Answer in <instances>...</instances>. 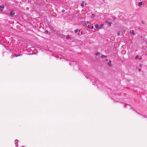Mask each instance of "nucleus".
I'll return each mask as SVG.
<instances>
[{"instance_id": "nucleus-7", "label": "nucleus", "mask_w": 147, "mask_h": 147, "mask_svg": "<svg viewBox=\"0 0 147 147\" xmlns=\"http://www.w3.org/2000/svg\"><path fill=\"white\" fill-rule=\"evenodd\" d=\"M130 32H131V33H132V34L134 35L135 34V32H134V30H132V31H130Z\"/></svg>"}, {"instance_id": "nucleus-27", "label": "nucleus", "mask_w": 147, "mask_h": 147, "mask_svg": "<svg viewBox=\"0 0 147 147\" xmlns=\"http://www.w3.org/2000/svg\"><path fill=\"white\" fill-rule=\"evenodd\" d=\"M140 66H142V64H140Z\"/></svg>"}, {"instance_id": "nucleus-22", "label": "nucleus", "mask_w": 147, "mask_h": 147, "mask_svg": "<svg viewBox=\"0 0 147 147\" xmlns=\"http://www.w3.org/2000/svg\"><path fill=\"white\" fill-rule=\"evenodd\" d=\"M138 70L139 71H141V70L140 69H138Z\"/></svg>"}, {"instance_id": "nucleus-29", "label": "nucleus", "mask_w": 147, "mask_h": 147, "mask_svg": "<svg viewBox=\"0 0 147 147\" xmlns=\"http://www.w3.org/2000/svg\"><path fill=\"white\" fill-rule=\"evenodd\" d=\"M124 32H126V30H124Z\"/></svg>"}, {"instance_id": "nucleus-5", "label": "nucleus", "mask_w": 147, "mask_h": 147, "mask_svg": "<svg viewBox=\"0 0 147 147\" xmlns=\"http://www.w3.org/2000/svg\"><path fill=\"white\" fill-rule=\"evenodd\" d=\"M84 3H85V2L84 1H83L82 2V3L81 4V5L83 7L84 6Z\"/></svg>"}, {"instance_id": "nucleus-16", "label": "nucleus", "mask_w": 147, "mask_h": 147, "mask_svg": "<svg viewBox=\"0 0 147 147\" xmlns=\"http://www.w3.org/2000/svg\"><path fill=\"white\" fill-rule=\"evenodd\" d=\"M100 53H99V52H98V53H96V55H100Z\"/></svg>"}, {"instance_id": "nucleus-21", "label": "nucleus", "mask_w": 147, "mask_h": 147, "mask_svg": "<svg viewBox=\"0 0 147 147\" xmlns=\"http://www.w3.org/2000/svg\"><path fill=\"white\" fill-rule=\"evenodd\" d=\"M93 28H94V26H92V27H91V28H91V29H93Z\"/></svg>"}, {"instance_id": "nucleus-12", "label": "nucleus", "mask_w": 147, "mask_h": 147, "mask_svg": "<svg viewBox=\"0 0 147 147\" xmlns=\"http://www.w3.org/2000/svg\"><path fill=\"white\" fill-rule=\"evenodd\" d=\"M104 26V24H101L100 25V26H99L100 27H101V28H102V27L103 26Z\"/></svg>"}, {"instance_id": "nucleus-14", "label": "nucleus", "mask_w": 147, "mask_h": 147, "mask_svg": "<svg viewBox=\"0 0 147 147\" xmlns=\"http://www.w3.org/2000/svg\"><path fill=\"white\" fill-rule=\"evenodd\" d=\"M120 32H119L118 33V34H117V35L118 36H119L120 35Z\"/></svg>"}, {"instance_id": "nucleus-25", "label": "nucleus", "mask_w": 147, "mask_h": 147, "mask_svg": "<svg viewBox=\"0 0 147 147\" xmlns=\"http://www.w3.org/2000/svg\"><path fill=\"white\" fill-rule=\"evenodd\" d=\"M141 59H142V58H141V57H140V58H139V60H141Z\"/></svg>"}, {"instance_id": "nucleus-24", "label": "nucleus", "mask_w": 147, "mask_h": 147, "mask_svg": "<svg viewBox=\"0 0 147 147\" xmlns=\"http://www.w3.org/2000/svg\"><path fill=\"white\" fill-rule=\"evenodd\" d=\"M106 23H109V22H108V21L107 20H106Z\"/></svg>"}, {"instance_id": "nucleus-6", "label": "nucleus", "mask_w": 147, "mask_h": 147, "mask_svg": "<svg viewBox=\"0 0 147 147\" xmlns=\"http://www.w3.org/2000/svg\"><path fill=\"white\" fill-rule=\"evenodd\" d=\"M142 3L141 2H140L139 3L138 5L139 6H140L142 5Z\"/></svg>"}, {"instance_id": "nucleus-4", "label": "nucleus", "mask_w": 147, "mask_h": 147, "mask_svg": "<svg viewBox=\"0 0 147 147\" xmlns=\"http://www.w3.org/2000/svg\"><path fill=\"white\" fill-rule=\"evenodd\" d=\"M101 57L102 58H105V57L106 58V57H107V56H105V55H101Z\"/></svg>"}, {"instance_id": "nucleus-26", "label": "nucleus", "mask_w": 147, "mask_h": 147, "mask_svg": "<svg viewBox=\"0 0 147 147\" xmlns=\"http://www.w3.org/2000/svg\"><path fill=\"white\" fill-rule=\"evenodd\" d=\"M106 61H108V59H106Z\"/></svg>"}, {"instance_id": "nucleus-18", "label": "nucleus", "mask_w": 147, "mask_h": 147, "mask_svg": "<svg viewBox=\"0 0 147 147\" xmlns=\"http://www.w3.org/2000/svg\"><path fill=\"white\" fill-rule=\"evenodd\" d=\"M141 23L142 24H144V22L143 21H141Z\"/></svg>"}, {"instance_id": "nucleus-3", "label": "nucleus", "mask_w": 147, "mask_h": 147, "mask_svg": "<svg viewBox=\"0 0 147 147\" xmlns=\"http://www.w3.org/2000/svg\"><path fill=\"white\" fill-rule=\"evenodd\" d=\"M15 12H13V11H12L10 13V14L11 15H13L15 14Z\"/></svg>"}, {"instance_id": "nucleus-9", "label": "nucleus", "mask_w": 147, "mask_h": 147, "mask_svg": "<svg viewBox=\"0 0 147 147\" xmlns=\"http://www.w3.org/2000/svg\"><path fill=\"white\" fill-rule=\"evenodd\" d=\"M85 25H86V23H88L89 22L88 21H87L86 22L85 21H84L82 22Z\"/></svg>"}, {"instance_id": "nucleus-10", "label": "nucleus", "mask_w": 147, "mask_h": 147, "mask_svg": "<svg viewBox=\"0 0 147 147\" xmlns=\"http://www.w3.org/2000/svg\"><path fill=\"white\" fill-rule=\"evenodd\" d=\"M108 24H109V26H111V25L112 23L111 22H109V23H108Z\"/></svg>"}, {"instance_id": "nucleus-28", "label": "nucleus", "mask_w": 147, "mask_h": 147, "mask_svg": "<svg viewBox=\"0 0 147 147\" xmlns=\"http://www.w3.org/2000/svg\"><path fill=\"white\" fill-rule=\"evenodd\" d=\"M146 45H147V42H146Z\"/></svg>"}, {"instance_id": "nucleus-2", "label": "nucleus", "mask_w": 147, "mask_h": 147, "mask_svg": "<svg viewBox=\"0 0 147 147\" xmlns=\"http://www.w3.org/2000/svg\"><path fill=\"white\" fill-rule=\"evenodd\" d=\"M95 27L96 28H98L99 29H101V28L100 27L98 26L99 25L96 24L94 25Z\"/></svg>"}, {"instance_id": "nucleus-13", "label": "nucleus", "mask_w": 147, "mask_h": 147, "mask_svg": "<svg viewBox=\"0 0 147 147\" xmlns=\"http://www.w3.org/2000/svg\"><path fill=\"white\" fill-rule=\"evenodd\" d=\"M139 57L138 56V55H137L136 56V57H135V59H138V58Z\"/></svg>"}, {"instance_id": "nucleus-30", "label": "nucleus", "mask_w": 147, "mask_h": 147, "mask_svg": "<svg viewBox=\"0 0 147 147\" xmlns=\"http://www.w3.org/2000/svg\"><path fill=\"white\" fill-rule=\"evenodd\" d=\"M85 5H87V4H86V3H85Z\"/></svg>"}, {"instance_id": "nucleus-8", "label": "nucleus", "mask_w": 147, "mask_h": 147, "mask_svg": "<svg viewBox=\"0 0 147 147\" xmlns=\"http://www.w3.org/2000/svg\"><path fill=\"white\" fill-rule=\"evenodd\" d=\"M107 64L109 67H111L112 66V65L111 64V63L108 62L107 63Z\"/></svg>"}, {"instance_id": "nucleus-19", "label": "nucleus", "mask_w": 147, "mask_h": 147, "mask_svg": "<svg viewBox=\"0 0 147 147\" xmlns=\"http://www.w3.org/2000/svg\"><path fill=\"white\" fill-rule=\"evenodd\" d=\"M48 30H46L45 31V33H48Z\"/></svg>"}, {"instance_id": "nucleus-15", "label": "nucleus", "mask_w": 147, "mask_h": 147, "mask_svg": "<svg viewBox=\"0 0 147 147\" xmlns=\"http://www.w3.org/2000/svg\"><path fill=\"white\" fill-rule=\"evenodd\" d=\"M78 31V30H75V32L76 33H77Z\"/></svg>"}, {"instance_id": "nucleus-20", "label": "nucleus", "mask_w": 147, "mask_h": 147, "mask_svg": "<svg viewBox=\"0 0 147 147\" xmlns=\"http://www.w3.org/2000/svg\"><path fill=\"white\" fill-rule=\"evenodd\" d=\"M88 27L89 28H90L89 25L88 26Z\"/></svg>"}, {"instance_id": "nucleus-17", "label": "nucleus", "mask_w": 147, "mask_h": 147, "mask_svg": "<svg viewBox=\"0 0 147 147\" xmlns=\"http://www.w3.org/2000/svg\"><path fill=\"white\" fill-rule=\"evenodd\" d=\"M65 11V10H64V9H62V10H61V12L63 13Z\"/></svg>"}, {"instance_id": "nucleus-23", "label": "nucleus", "mask_w": 147, "mask_h": 147, "mask_svg": "<svg viewBox=\"0 0 147 147\" xmlns=\"http://www.w3.org/2000/svg\"><path fill=\"white\" fill-rule=\"evenodd\" d=\"M111 61L110 60H109V63H111Z\"/></svg>"}, {"instance_id": "nucleus-1", "label": "nucleus", "mask_w": 147, "mask_h": 147, "mask_svg": "<svg viewBox=\"0 0 147 147\" xmlns=\"http://www.w3.org/2000/svg\"><path fill=\"white\" fill-rule=\"evenodd\" d=\"M4 8V5H1V6H0V9L1 10V11H3V9H2V8Z\"/></svg>"}, {"instance_id": "nucleus-11", "label": "nucleus", "mask_w": 147, "mask_h": 147, "mask_svg": "<svg viewBox=\"0 0 147 147\" xmlns=\"http://www.w3.org/2000/svg\"><path fill=\"white\" fill-rule=\"evenodd\" d=\"M92 17H91V18H94V17H95V16L93 14H92Z\"/></svg>"}]
</instances>
